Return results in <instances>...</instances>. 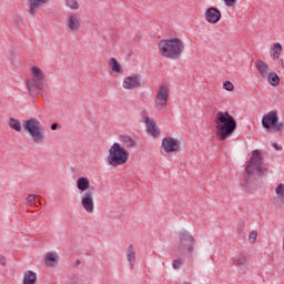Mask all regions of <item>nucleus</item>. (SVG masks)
<instances>
[{
  "label": "nucleus",
  "mask_w": 284,
  "mask_h": 284,
  "mask_svg": "<svg viewBox=\"0 0 284 284\" xmlns=\"http://www.w3.org/2000/svg\"><path fill=\"white\" fill-rule=\"evenodd\" d=\"M214 123L220 141L230 139L236 132V120L227 111H219L215 115Z\"/></svg>",
  "instance_id": "f257e3e1"
},
{
  "label": "nucleus",
  "mask_w": 284,
  "mask_h": 284,
  "mask_svg": "<svg viewBox=\"0 0 284 284\" xmlns=\"http://www.w3.org/2000/svg\"><path fill=\"white\" fill-rule=\"evenodd\" d=\"M77 189L81 192L80 205L87 214H94V187L90 189V179L85 176L78 178Z\"/></svg>",
  "instance_id": "f03ea898"
},
{
  "label": "nucleus",
  "mask_w": 284,
  "mask_h": 284,
  "mask_svg": "<svg viewBox=\"0 0 284 284\" xmlns=\"http://www.w3.org/2000/svg\"><path fill=\"white\" fill-rule=\"evenodd\" d=\"M159 52L165 59H181L185 43L179 38L161 40L158 44Z\"/></svg>",
  "instance_id": "7ed1b4c3"
},
{
  "label": "nucleus",
  "mask_w": 284,
  "mask_h": 284,
  "mask_svg": "<svg viewBox=\"0 0 284 284\" xmlns=\"http://www.w3.org/2000/svg\"><path fill=\"white\" fill-rule=\"evenodd\" d=\"M130 161V152L125 150V146L115 142L109 149V154L106 156V163L111 168H119V165H125Z\"/></svg>",
  "instance_id": "20e7f679"
},
{
  "label": "nucleus",
  "mask_w": 284,
  "mask_h": 284,
  "mask_svg": "<svg viewBox=\"0 0 284 284\" xmlns=\"http://www.w3.org/2000/svg\"><path fill=\"white\" fill-rule=\"evenodd\" d=\"M245 172L247 176H252V174H257V176H261L267 172V166L265 165V160L263 159L261 151H252Z\"/></svg>",
  "instance_id": "39448f33"
},
{
  "label": "nucleus",
  "mask_w": 284,
  "mask_h": 284,
  "mask_svg": "<svg viewBox=\"0 0 284 284\" xmlns=\"http://www.w3.org/2000/svg\"><path fill=\"white\" fill-rule=\"evenodd\" d=\"M33 79L27 80V88L31 97H37V94L43 92L45 85V73L39 67H32L31 69Z\"/></svg>",
  "instance_id": "423d86ee"
},
{
  "label": "nucleus",
  "mask_w": 284,
  "mask_h": 284,
  "mask_svg": "<svg viewBox=\"0 0 284 284\" xmlns=\"http://www.w3.org/2000/svg\"><path fill=\"white\" fill-rule=\"evenodd\" d=\"M24 130L30 134L36 143H45V129L37 118H31L23 122Z\"/></svg>",
  "instance_id": "0eeeda50"
},
{
  "label": "nucleus",
  "mask_w": 284,
  "mask_h": 284,
  "mask_svg": "<svg viewBox=\"0 0 284 284\" xmlns=\"http://www.w3.org/2000/svg\"><path fill=\"white\" fill-rule=\"evenodd\" d=\"M194 245H196V239L187 231L179 233V245L175 247L176 254L181 256H190L194 253Z\"/></svg>",
  "instance_id": "6e6552de"
},
{
  "label": "nucleus",
  "mask_w": 284,
  "mask_h": 284,
  "mask_svg": "<svg viewBox=\"0 0 284 284\" xmlns=\"http://www.w3.org/2000/svg\"><path fill=\"white\" fill-rule=\"evenodd\" d=\"M262 125L264 130L275 132V134L284 132V122L278 119V113L276 111H270L264 114L262 118Z\"/></svg>",
  "instance_id": "1a4fd4ad"
},
{
  "label": "nucleus",
  "mask_w": 284,
  "mask_h": 284,
  "mask_svg": "<svg viewBox=\"0 0 284 284\" xmlns=\"http://www.w3.org/2000/svg\"><path fill=\"white\" fill-rule=\"evenodd\" d=\"M64 26L68 32H79V30H81V19L78 14L70 13L65 18Z\"/></svg>",
  "instance_id": "9d476101"
},
{
  "label": "nucleus",
  "mask_w": 284,
  "mask_h": 284,
  "mask_svg": "<svg viewBox=\"0 0 284 284\" xmlns=\"http://www.w3.org/2000/svg\"><path fill=\"white\" fill-rule=\"evenodd\" d=\"M162 148L166 154H172V152H179V150H181L179 140L172 136H168L162 140Z\"/></svg>",
  "instance_id": "9b49d317"
},
{
  "label": "nucleus",
  "mask_w": 284,
  "mask_h": 284,
  "mask_svg": "<svg viewBox=\"0 0 284 284\" xmlns=\"http://www.w3.org/2000/svg\"><path fill=\"white\" fill-rule=\"evenodd\" d=\"M122 88L124 90H139V88H141V78L138 74H132L124 78Z\"/></svg>",
  "instance_id": "f8f14e48"
},
{
  "label": "nucleus",
  "mask_w": 284,
  "mask_h": 284,
  "mask_svg": "<svg viewBox=\"0 0 284 284\" xmlns=\"http://www.w3.org/2000/svg\"><path fill=\"white\" fill-rule=\"evenodd\" d=\"M143 120L146 125V132L151 134V136H153L154 139H159V136H161V130H159L156 121L148 115H144Z\"/></svg>",
  "instance_id": "ddd939ff"
},
{
  "label": "nucleus",
  "mask_w": 284,
  "mask_h": 284,
  "mask_svg": "<svg viewBox=\"0 0 284 284\" xmlns=\"http://www.w3.org/2000/svg\"><path fill=\"white\" fill-rule=\"evenodd\" d=\"M204 17L207 23H219V21H221V11L214 7H211L206 9Z\"/></svg>",
  "instance_id": "4468645a"
},
{
  "label": "nucleus",
  "mask_w": 284,
  "mask_h": 284,
  "mask_svg": "<svg viewBox=\"0 0 284 284\" xmlns=\"http://www.w3.org/2000/svg\"><path fill=\"white\" fill-rule=\"evenodd\" d=\"M233 265L240 267V270H247L250 267V257L243 253H239L233 258Z\"/></svg>",
  "instance_id": "2eb2a0df"
},
{
  "label": "nucleus",
  "mask_w": 284,
  "mask_h": 284,
  "mask_svg": "<svg viewBox=\"0 0 284 284\" xmlns=\"http://www.w3.org/2000/svg\"><path fill=\"white\" fill-rule=\"evenodd\" d=\"M255 68L262 79H267V75L272 72V68L270 67V64H267V62L263 60H257L255 62Z\"/></svg>",
  "instance_id": "dca6fc26"
},
{
  "label": "nucleus",
  "mask_w": 284,
  "mask_h": 284,
  "mask_svg": "<svg viewBox=\"0 0 284 284\" xmlns=\"http://www.w3.org/2000/svg\"><path fill=\"white\" fill-rule=\"evenodd\" d=\"M126 261L131 270H134V265L136 263V251L132 244L126 247Z\"/></svg>",
  "instance_id": "f3484780"
},
{
  "label": "nucleus",
  "mask_w": 284,
  "mask_h": 284,
  "mask_svg": "<svg viewBox=\"0 0 284 284\" xmlns=\"http://www.w3.org/2000/svg\"><path fill=\"white\" fill-rule=\"evenodd\" d=\"M274 201H275L276 205H284V184L283 183H280L275 187Z\"/></svg>",
  "instance_id": "a211bd4d"
},
{
  "label": "nucleus",
  "mask_w": 284,
  "mask_h": 284,
  "mask_svg": "<svg viewBox=\"0 0 284 284\" xmlns=\"http://www.w3.org/2000/svg\"><path fill=\"white\" fill-rule=\"evenodd\" d=\"M44 262H45V265H48V267L57 266V263H59V254H57V252L47 253L44 257Z\"/></svg>",
  "instance_id": "6ab92c4d"
},
{
  "label": "nucleus",
  "mask_w": 284,
  "mask_h": 284,
  "mask_svg": "<svg viewBox=\"0 0 284 284\" xmlns=\"http://www.w3.org/2000/svg\"><path fill=\"white\" fill-rule=\"evenodd\" d=\"M38 275L33 271H26L22 277V284H37Z\"/></svg>",
  "instance_id": "aec40b11"
},
{
  "label": "nucleus",
  "mask_w": 284,
  "mask_h": 284,
  "mask_svg": "<svg viewBox=\"0 0 284 284\" xmlns=\"http://www.w3.org/2000/svg\"><path fill=\"white\" fill-rule=\"evenodd\" d=\"M41 6H43V1H30L28 4L30 14L37 17V12H39Z\"/></svg>",
  "instance_id": "412c9836"
},
{
  "label": "nucleus",
  "mask_w": 284,
  "mask_h": 284,
  "mask_svg": "<svg viewBox=\"0 0 284 284\" xmlns=\"http://www.w3.org/2000/svg\"><path fill=\"white\" fill-rule=\"evenodd\" d=\"M156 98L158 99H170V88H168V84H162L160 85L158 92H156Z\"/></svg>",
  "instance_id": "4be33fe9"
},
{
  "label": "nucleus",
  "mask_w": 284,
  "mask_h": 284,
  "mask_svg": "<svg viewBox=\"0 0 284 284\" xmlns=\"http://www.w3.org/2000/svg\"><path fill=\"white\" fill-rule=\"evenodd\" d=\"M120 141L128 150H132L136 145V141L130 135H121Z\"/></svg>",
  "instance_id": "5701e85b"
},
{
  "label": "nucleus",
  "mask_w": 284,
  "mask_h": 284,
  "mask_svg": "<svg viewBox=\"0 0 284 284\" xmlns=\"http://www.w3.org/2000/svg\"><path fill=\"white\" fill-rule=\"evenodd\" d=\"M266 79L273 88H276L281 83V78H278V74L274 71H271L268 75H266Z\"/></svg>",
  "instance_id": "b1692460"
},
{
  "label": "nucleus",
  "mask_w": 284,
  "mask_h": 284,
  "mask_svg": "<svg viewBox=\"0 0 284 284\" xmlns=\"http://www.w3.org/2000/svg\"><path fill=\"white\" fill-rule=\"evenodd\" d=\"M109 65L112 72H116L118 74H123V67H121V64L119 63V61H116L115 58H111L109 60Z\"/></svg>",
  "instance_id": "393cba45"
},
{
  "label": "nucleus",
  "mask_w": 284,
  "mask_h": 284,
  "mask_svg": "<svg viewBox=\"0 0 284 284\" xmlns=\"http://www.w3.org/2000/svg\"><path fill=\"white\" fill-rule=\"evenodd\" d=\"M9 128H11V130H16V132H21L22 130L21 122L14 118L9 119Z\"/></svg>",
  "instance_id": "a878e982"
},
{
  "label": "nucleus",
  "mask_w": 284,
  "mask_h": 284,
  "mask_svg": "<svg viewBox=\"0 0 284 284\" xmlns=\"http://www.w3.org/2000/svg\"><path fill=\"white\" fill-rule=\"evenodd\" d=\"M283 53V45L278 42H275L271 45L270 54H278L281 55Z\"/></svg>",
  "instance_id": "bb28decb"
},
{
  "label": "nucleus",
  "mask_w": 284,
  "mask_h": 284,
  "mask_svg": "<svg viewBox=\"0 0 284 284\" xmlns=\"http://www.w3.org/2000/svg\"><path fill=\"white\" fill-rule=\"evenodd\" d=\"M168 106V100L163 98H155V108L156 110H164Z\"/></svg>",
  "instance_id": "cd10ccee"
},
{
  "label": "nucleus",
  "mask_w": 284,
  "mask_h": 284,
  "mask_svg": "<svg viewBox=\"0 0 284 284\" xmlns=\"http://www.w3.org/2000/svg\"><path fill=\"white\" fill-rule=\"evenodd\" d=\"M36 201H37V195H34V194H30V195H28L27 199H26L27 205H36V204H34Z\"/></svg>",
  "instance_id": "c85d7f7f"
},
{
  "label": "nucleus",
  "mask_w": 284,
  "mask_h": 284,
  "mask_svg": "<svg viewBox=\"0 0 284 284\" xmlns=\"http://www.w3.org/2000/svg\"><path fill=\"white\" fill-rule=\"evenodd\" d=\"M223 88L224 90H226L227 92H234V84L231 81H225L223 83Z\"/></svg>",
  "instance_id": "c756f323"
},
{
  "label": "nucleus",
  "mask_w": 284,
  "mask_h": 284,
  "mask_svg": "<svg viewBox=\"0 0 284 284\" xmlns=\"http://www.w3.org/2000/svg\"><path fill=\"white\" fill-rule=\"evenodd\" d=\"M67 8L71 10H79V2L78 1H67Z\"/></svg>",
  "instance_id": "7c9ffc66"
},
{
  "label": "nucleus",
  "mask_w": 284,
  "mask_h": 284,
  "mask_svg": "<svg viewBox=\"0 0 284 284\" xmlns=\"http://www.w3.org/2000/svg\"><path fill=\"white\" fill-rule=\"evenodd\" d=\"M257 236H258V233L256 231H252L248 235L250 243H256Z\"/></svg>",
  "instance_id": "2f4dec72"
},
{
  "label": "nucleus",
  "mask_w": 284,
  "mask_h": 284,
  "mask_svg": "<svg viewBox=\"0 0 284 284\" xmlns=\"http://www.w3.org/2000/svg\"><path fill=\"white\" fill-rule=\"evenodd\" d=\"M172 265L173 270H180V267L183 265V260H174Z\"/></svg>",
  "instance_id": "473e14b6"
},
{
  "label": "nucleus",
  "mask_w": 284,
  "mask_h": 284,
  "mask_svg": "<svg viewBox=\"0 0 284 284\" xmlns=\"http://www.w3.org/2000/svg\"><path fill=\"white\" fill-rule=\"evenodd\" d=\"M243 187H245V190H252V184L250 182V180H245L243 183H242Z\"/></svg>",
  "instance_id": "72a5a7b5"
},
{
  "label": "nucleus",
  "mask_w": 284,
  "mask_h": 284,
  "mask_svg": "<svg viewBox=\"0 0 284 284\" xmlns=\"http://www.w3.org/2000/svg\"><path fill=\"white\" fill-rule=\"evenodd\" d=\"M272 148H274V150H276L277 152H281V150H283V146L276 142H272Z\"/></svg>",
  "instance_id": "f704fd0d"
},
{
  "label": "nucleus",
  "mask_w": 284,
  "mask_h": 284,
  "mask_svg": "<svg viewBox=\"0 0 284 284\" xmlns=\"http://www.w3.org/2000/svg\"><path fill=\"white\" fill-rule=\"evenodd\" d=\"M6 263H7L6 256L0 255V265H2V267H6Z\"/></svg>",
  "instance_id": "c9c22d12"
},
{
  "label": "nucleus",
  "mask_w": 284,
  "mask_h": 284,
  "mask_svg": "<svg viewBox=\"0 0 284 284\" xmlns=\"http://www.w3.org/2000/svg\"><path fill=\"white\" fill-rule=\"evenodd\" d=\"M225 4L227 8H234L236 6V1H226Z\"/></svg>",
  "instance_id": "e433bc0d"
},
{
  "label": "nucleus",
  "mask_w": 284,
  "mask_h": 284,
  "mask_svg": "<svg viewBox=\"0 0 284 284\" xmlns=\"http://www.w3.org/2000/svg\"><path fill=\"white\" fill-rule=\"evenodd\" d=\"M271 57H272L273 61H276V60L280 61V59H281V55H278L276 53H271Z\"/></svg>",
  "instance_id": "4c0bfd02"
},
{
  "label": "nucleus",
  "mask_w": 284,
  "mask_h": 284,
  "mask_svg": "<svg viewBox=\"0 0 284 284\" xmlns=\"http://www.w3.org/2000/svg\"><path fill=\"white\" fill-rule=\"evenodd\" d=\"M278 63H280L281 68L284 70V60H283V58L280 59Z\"/></svg>",
  "instance_id": "58836bf2"
},
{
  "label": "nucleus",
  "mask_w": 284,
  "mask_h": 284,
  "mask_svg": "<svg viewBox=\"0 0 284 284\" xmlns=\"http://www.w3.org/2000/svg\"><path fill=\"white\" fill-rule=\"evenodd\" d=\"M57 128H59V124H58V123H53V124L51 125V130H57Z\"/></svg>",
  "instance_id": "ea45409f"
},
{
  "label": "nucleus",
  "mask_w": 284,
  "mask_h": 284,
  "mask_svg": "<svg viewBox=\"0 0 284 284\" xmlns=\"http://www.w3.org/2000/svg\"><path fill=\"white\" fill-rule=\"evenodd\" d=\"M32 1H45V0H32Z\"/></svg>",
  "instance_id": "a19ab883"
},
{
  "label": "nucleus",
  "mask_w": 284,
  "mask_h": 284,
  "mask_svg": "<svg viewBox=\"0 0 284 284\" xmlns=\"http://www.w3.org/2000/svg\"><path fill=\"white\" fill-rule=\"evenodd\" d=\"M80 262H77V265H79Z\"/></svg>",
  "instance_id": "79ce46f5"
},
{
  "label": "nucleus",
  "mask_w": 284,
  "mask_h": 284,
  "mask_svg": "<svg viewBox=\"0 0 284 284\" xmlns=\"http://www.w3.org/2000/svg\"><path fill=\"white\" fill-rule=\"evenodd\" d=\"M71 1H74V0H71Z\"/></svg>",
  "instance_id": "37998d69"
}]
</instances>
